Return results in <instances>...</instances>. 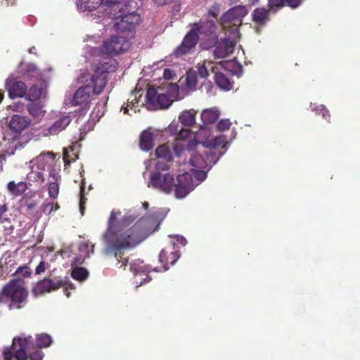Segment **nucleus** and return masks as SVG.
<instances>
[{
    "label": "nucleus",
    "mask_w": 360,
    "mask_h": 360,
    "mask_svg": "<svg viewBox=\"0 0 360 360\" xmlns=\"http://www.w3.org/2000/svg\"><path fill=\"white\" fill-rule=\"evenodd\" d=\"M219 117V112L215 109L204 110L201 114V119L205 124H212Z\"/></svg>",
    "instance_id": "31"
},
{
    "label": "nucleus",
    "mask_w": 360,
    "mask_h": 360,
    "mask_svg": "<svg viewBox=\"0 0 360 360\" xmlns=\"http://www.w3.org/2000/svg\"><path fill=\"white\" fill-rule=\"evenodd\" d=\"M302 0H285L286 4L291 8H297Z\"/></svg>",
    "instance_id": "54"
},
{
    "label": "nucleus",
    "mask_w": 360,
    "mask_h": 360,
    "mask_svg": "<svg viewBox=\"0 0 360 360\" xmlns=\"http://www.w3.org/2000/svg\"><path fill=\"white\" fill-rule=\"evenodd\" d=\"M63 160H64V162H65V164H67V163L69 164L71 162V160L69 159V156H68L67 151L64 152Z\"/></svg>",
    "instance_id": "58"
},
{
    "label": "nucleus",
    "mask_w": 360,
    "mask_h": 360,
    "mask_svg": "<svg viewBox=\"0 0 360 360\" xmlns=\"http://www.w3.org/2000/svg\"><path fill=\"white\" fill-rule=\"evenodd\" d=\"M113 18L119 20L115 24V28L117 32H124L131 31L129 20L125 18L124 11H123L122 7L118 10L117 13L113 14Z\"/></svg>",
    "instance_id": "24"
},
{
    "label": "nucleus",
    "mask_w": 360,
    "mask_h": 360,
    "mask_svg": "<svg viewBox=\"0 0 360 360\" xmlns=\"http://www.w3.org/2000/svg\"><path fill=\"white\" fill-rule=\"evenodd\" d=\"M60 208V206L58 203L53 204V210H58Z\"/></svg>",
    "instance_id": "61"
},
{
    "label": "nucleus",
    "mask_w": 360,
    "mask_h": 360,
    "mask_svg": "<svg viewBox=\"0 0 360 360\" xmlns=\"http://www.w3.org/2000/svg\"><path fill=\"white\" fill-rule=\"evenodd\" d=\"M53 342V340L51 337L47 333H40L37 335L34 346L37 348H46L49 346Z\"/></svg>",
    "instance_id": "33"
},
{
    "label": "nucleus",
    "mask_w": 360,
    "mask_h": 360,
    "mask_svg": "<svg viewBox=\"0 0 360 360\" xmlns=\"http://www.w3.org/2000/svg\"><path fill=\"white\" fill-rule=\"evenodd\" d=\"M252 20L257 26L263 27L270 20V11L263 7L257 8L252 13Z\"/></svg>",
    "instance_id": "22"
},
{
    "label": "nucleus",
    "mask_w": 360,
    "mask_h": 360,
    "mask_svg": "<svg viewBox=\"0 0 360 360\" xmlns=\"http://www.w3.org/2000/svg\"><path fill=\"white\" fill-rule=\"evenodd\" d=\"M205 143L207 147L212 149H216L219 147L224 148L226 145V137L224 135H220L210 141H207Z\"/></svg>",
    "instance_id": "36"
},
{
    "label": "nucleus",
    "mask_w": 360,
    "mask_h": 360,
    "mask_svg": "<svg viewBox=\"0 0 360 360\" xmlns=\"http://www.w3.org/2000/svg\"><path fill=\"white\" fill-rule=\"evenodd\" d=\"M53 211V202H44L41 207V212L46 214H51Z\"/></svg>",
    "instance_id": "51"
},
{
    "label": "nucleus",
    "mask_w": 360,
    "mask_h": 360,
    "mask_svg": "<svg viewBox=\"0 0 360 360\" xmlns=\"http://www.w3.org/2000/svg\"><path fill=\"white\" fill-rule=\"evenodd\" d=\"M27 110L30 115L37 117L41 114V106L37 103H31L27 106Z\"/></svg>",
    "instance_id": "44"
},
{
    "label": "nucleus",
    "mask_w": 360,
    "mask_h": 360,
    "mask_svg": "<svg viewBox=\"0 0 360 360\" xmlns=\"http://www.w3.org/2000/svg\"><path fill=\"white\" fill-rule=\"evenodd\" d=\"M24 77H37L39 75V70L36 65L33 64H28L26 67L25 72H24Z\"/></svg>",
    "instance_id": "43"
},
{
    "label": "nucleus",
    "mask_w": 360,
    "mask_h": 360,
    "mask_svg": "<svg viewBox=\"0 0 360 360\" xmlns=\"http://www.w3.org/2000/svg\"><path fill=\"white\" fill-rule=\"evenodd\" d=\"M102 4V0H77V7L82 11L96 10Z\"/></svg>",
    "instance_id": "29"
},
{
    "label": "nucleus",
    "mask_w": 360,
    "mask_h": 360,
    "mask_svg": "<svg viewBox=\"0 0 360 360\" xmlns=\"http://www.w3.org/2000/svg\"><path fill=\"white\" fill-rule=\"evenodd\" d=\"M117 68V63L115 59H110L107 62L98 63L94 69L95 74L98 77L105 78V81L107 77L104 75L106 73L114 72L116 71Z\"/></svg>",
    "instance_id": "18"
},
{
    "label": "nucleus",
    "mask_w": 360,
    "mask_h": 360,
    "mask_svg": "<svg viewBox=\"0 0 360 360\" xmlns=\"http://www.w3.org/2000/svg\"><path fill=\"white\" fill-rule=\"evenodd\" d=\"M174 175L169 172H152L148 186L166 194H170L174 188Z\"/></svg>",
    "instance_id": "8"
},
{
    "label": "nucleus",
    "mask_w": 360,
    "mask_h": 360,
    "mask_svg": "<svg viewBox=\"0 0 360 360\" xmlns=\"http://www.w3.org/2000/svg\"><path fill=\"white\" fill-rule=\"evenodd\" d=\"M4 96V92L0 90V103L2 101Z\"/></svg>",
    "instance_id": "64"
},
{
    "label": "nucleus",
    "mask_w": 360,
    "mask_h": 360,
    "mask_svg": "<svg viewBox=\"0 0 360 360\" xmlns=\"http://www.w3.org/2000/svg\"><path fill=\"white\" fill-rule=\"evenodd\" d=\"M27 184L30 186H40L45 181V177L42 172L32 169L27 175Z\"/></svg>",
    "instance_id": "27"
},
{
    "label": "nucleus",
    "mask_w": 360,
    "mask_h": 360,
    "mask_svg": "<svg viewBox=\"0 0 360 360\" xmlns=\"http://www.w3.org/2000/svg\"><path fill=\"white\" fill-rule=\"evenodd\" d=\"M105 86V78L96 75L90 76L86 79V84L80 86L74 94L71 104L73 106L89 105L91 94H100Z\"/></svg>",
    "instance_id": "3"
},
{
    "label": "nucleus",
    "mask_w": 360,
    "mask_h": 360,
    "mask_svg": "<svg viewBox=\"0 0 360 360\" xmlns=\"http://www.w3.org/2000/svg\"><path fill=\"white\" fill-rule=\"evenodd\" d=\"M214 75L215 84L220 89L229 91L232 88V84L229 79L225 75L219 72L218 70H215Z\"/></svg>",
    "instance_id": "28"
},
{
    "label": "nucleus",
    "mask_w": 360,
    "mask_h": 360,
    "mask_svg": "<svg viewBox=\"0 0 360 360\" xmlns=\"http://www.w3.org/2000/svg\"><path fill=\"white\" fill-rule=\"evenodd\" d=\"M192 29L195 30V32L197 33V34L207 38V41L203 44L205 49L214 46L218 36L216 32L217 25L214 20L201 19L198 22L193 25Z\"/></svg>",
    "instance_id": "6"
},
{
    "label": "nucleus",
    "mask_w": 360,
    "mask_h": 360,
    "mask_svg": "<svg viewBox=\"0 0 360 360\" xmlns=\"http://www.w3.org/2000/svg\"><path fill=\"white\" fill-rule=\"evenodd\" d=\"M220 13V5L219 4H214L208 10L207 15L216 18Z\"/></svg>",
    "instance_id": "48"
},
{
    "label": "nucleus",
    "mask_w": 360,
    "mask_h": 360,
    "mask_svg": "<svg viewBox=\"0 0 360 360\" xmlns=\"http://www.w3.org/2000/svg\"><path fill=\"white\" fill-rule=\"evenodd\" d=\"M231 124V123L229 120H221L217 123V128L219 131H224L228 130Z\"/></svg>",
    "instance_id": "49"
},
{
    "label": "nucleus",
    "mask_w": 360,
    "mask_h": 360,
    "mask_svg": "<svg viewBox=\"0 0 360 360\" xmlns=\"http://www.w3.org/2000/svg\"><path fill=\"white\" fill-rule=\"evenodd\" d=\"M138 8V4L134 1H129L127 4H124L123 11H124L125 18L129 20L130 24V30H132L135 28L141 21V16L136 13Z\"/></svg>",
    "instance_id": "16"
},
{
    "label": "nucleus",
    "mask_w": 360,
    "mask_h": 360,
    "mask_svg": "<svg viewBox=\"0 0 360 360\" xmlns=\"http://www.w3.org/2000/svg\"><path fill=\"white\" fill-rule=\"evenodd\" d=\"M7 187L11 194L16 196L22 195L28 188L27 182L20 181L15 183L13 181H10Z\"/></svg>",
    "instance_id": "32"
},
{
    "label": "nucleus",
    "mask_w": 360,
    "mask_h": 360,
    "mask_svg": "<svg viewBox=\"0 0 360 360\" xmlns=\"http://www.w3.org/2000/svg\"><path fill=\"white\" fill-rule=\"evenodd\" d=\"M130 270L135 276L136 287L143 283H148L151 278L148 275V270L143 264V261L136 260L130 263Z\"/></svg>",
    "instance_id": "12"
},
{
    "label": "nucleus",
    "mask_w": 360,
    "mask_h": 360,
    "mask_svg": "<svg viewBox=\"0 0 360 360\" xmlns=\"http://www.w3.org/2000/svg\"><path fill=\"white\" fill-rule=\"evenodd\" d=\"M37 205V202L35 200H27L25 203V206L27 211H32Z\"/></svg>",
    "instance_id": "53"
},
{
    "label": "nucleus",
    "mask_w": 360,
    "mask_h": 360,
    "mask_svg": "<svg viewBox=\"0 0 360 360\" xmlns=\"http://www.w3.org/2000/svg\"><path fill=\"white\" fill-rule=\"evenodd\" d=\"M59 192V184L56 179L54 182H50L49 185V195L52 198H56Z\"/></svg>",
    "instance_id": "45"
},
{
    "label": "nucleus",
    "mask_w": 360,
    "mask_h": 360,
    "mask_svg": "<svg viewBox=\"0 0 360 360\" xmlns=\"http://www.w3.org/2000/svg\"><path fill=\"white\" fill-rule=\"evenodd\" d=\"M195 177L198 179V180H200V181H203L206 179L207 177V173L202 170V169H199L198 171H197L196 172V175H195Z\"/></svg>",
    "instance_id": "56"
},
{
    "label": "nucleus",
    "mask_w": 360,
    "mask_h": 360,
    "mask_svg": "<svg viewBox=\"0 0 360 360\" xmlns=\"http://www.w3.org/2000/svg\"><path fill=\"white\" fill-rule=\"evenodd\" d=\"M214 50V56L216 58H224L233 52L236 42L229 39H224L220 41H217Z\"/></svg>",
    "instance_id": "15"
},
{
    "label": "nucleus",
    "mask_w": 360,
    "mask_h": 360,
    "mask_svg": "<svg viewBox=\"0 0 360 360\" xmlns=\"http://www.w3.org/2000/svg\"><path fill=\"white\" fill-rule=\"evenodd\" d=\"M3 170V162L1 157L0 156V172Z\"/></svg>",
    "instance_id": "63"
},
{
    "label": "nucleus",
    "mask_w": 360,
    "mask_h": 360,
    "mask_svg": "<svg viewBox=\"0 0 360 360\" xmlns=\"http://www.w3.org/2000/svg\"><path fill=\"white\" fill-rule=\"evenodd\" d=\"M84 188L83 186H81V191H80V202H79V207L80 211L82 213H83V210L84 209V204L85 203V198L83 196V192H84Z\"/></svg>",
    "instance_id": "55"
},
{
    "label": "nucleus",
    "mask_w": 360,
    "mask_h": 360,
    "mask_svg": "<svg viewBox=\"0 0 360 360\" xmlns=\"http://www.w3.org/2000/svg\"><path fill=\"white\" fill-rule=\"evenodd\" d=\"M6 86L8 91L9 97L12 99L23 97L26 94L27 86L22 81H18L15 79H8Z\"/></svg>",
    "instance_id": "14"
},
{
    "label": "nucleus",
    "mask_w": 360,
    "mask_h": 360,
    "mask_svg": "<svg viewBox=\"0 0 360 360\" xmlns=\"http://www.w3.org/2000/svg\"><path fill=\"white\" fill-rule=\"evenodd\" d=\"M46 263L44 261L41 260L38 266L35 269V274H41L44 273L46 270Z\"/></svg>",
    "instance_id": "52"
},
{
    "label": "nucleus",
    "mask_w": 360,
    "mask_h": 360,
    "mask_svg": "<svg viewBox=\"0 0 360 360\" xmlns=\"http://www.w3.org/2000/svg\"><path fill=\"white\" fill-rule=\"evenodd\" d=\"M124 0H102V4L110 7H112V11H116L120 10L122 7H124V4H122Z\"/></svg>",
    "instance_id": "41"
},
{
    "label": "nucleus",
    "mask_w": 360,
    "mask_h": 360,
    "mask_svg": "<svg viewBox=\"0 0 360 360\" xmlns=\"http://www.w3.org/2000/svg\"><path fill=\"white\" fill-rule=\"evenodd\" d=\"M8 212V206L6 203L0 205V224L8 223V226H4V234L11 235L13 233L14 226L11 224V218L7 216Z\"/></svg>",
    "instance_id": "25"
},
{
    "label": "nucleus",
    "mask_w": 360,
    "mask_h": 360,
    "mask_svg": "<svg viewBox=\"0 0 360 360\" xmlns=\"http://www.w3.org/2000/svg\"><path fill=\"white\" fill-rule=\"evenodd\" d=\"M155 134L150 129L141 132L139 136V147L143 151H149L154 147Z\"/></svg>",
    "instance_id": "20"
},
{
    "label": "nucleus",
    "mask_w": 360,
    "mask_h": 360,
    "mask_svg": "<svg viewBox=\"0 0 360 360\" xmlns=\"http://www.w3.org/2000/svg\"><path fill=\"white\" fill-rule=\"evenodd\" d=\"M120 214V210L111 211L107 229L103 236L105 243L104 253L114 255L117 260L118 268L125 267L129 262L128 258L124 257V250L136 247L150 233L146 219L141 218L131 225L137 216L125 214L118 219L117 217Z\"/></svg>",
    "instance_id": "1"
},
{
    "label": "nucleus",
    "mask_w": 360,
    "mask_h": 360,
    "mask_svg": "<svg viewBox=\"0 0 360 360\" xmlns=\"http://www.w3.org/2000/svg\"><path fill=\"white\" fill-rule=\"evenodd\" d=\"M146 98L147 105L153 108H167L173 102L169 94L158 93L153 87L148 89Z\"/></svg>",
    "instance_id": "10"
},
{
    "label": "nucleus",
    "mask_w": 360,
    "mask_h": 360,
    "mask_svg": "<svg viewBox=\"0 0 360 360\" xmlns=\"http://www.w3.org/2000/svg\"><path fill=\"white\" fill-rule=\"evenodd\" d=\"M179 82L185 90L195 91L198 84L197 72L194 70L188 71L185 76L179 79Z\"/></svg>",
    "instance_id": "21"
},
{
    "label": "nucleus",
    "mask_w": 360,
    "mask_h": 360,
    "mask_svg": "<svg viewBox=\"0 0 360 360\" xmlns=\"http://www.w3.org/2000/svg\"><path fill=\"white\" fill-rule=\"evenodd\" d=\"M4 360H42L44 354L34 346L32 336H16L12 344L4 348Z\"/></svg>",
    "instance_id": "2"
},
{
    "label": "nucleus",
    "mask_w": 360,
    "mask_h": 360,
    "mask_svg": "<svg viewBox=\"0 0 360 360\" xmlns=\"http://www.w3.org/2000/svg\"><path fill=\"white\" fill-rule=\"evenodd\" d=\"M62 288L64 289V293L65 294V295L68 297H70V292L68 290V283L66 282V285H65V287H62Z\"/></svg>",
    "instance_id": "59"
},
{
    "label": "nucleus",
    "mask_w": 360,
    "mask_h": 360,
    "mask_svg": "<svg viewBox=\"0 0 360 360\" xmlns=\"http://www.w3.org/2000/svg\"><path fill=\"white\" fill-rule=\"evenodd\" d=\"M25 95L27 100L35 101L41 97V89L39 86L34 85L30 87Z\"/></svg>",
    "instance_id": "39"
},
{
    "label": "nucleus",
    "mask_w": 360,
    "mask_h": 360,
    "mask_svg": "<svg viewBox=\"0 0 360 360\" xmlns=\"http://www.w3.org/2000/svg\"><path fill=\"white\" fill-rule=\"evenodd\" d=\"M155 4H156L158 6H162L165 5L170 4H172L174 0H153Z\"/></svg>",
    "instance_id": "57"
},
{
    "label": "nucleus",
    "mask_w": 360,
    "mask_h": 360,
    "mask_svg": "<svg viewBox=\"0 0 360 360\" xmlns=\"http://www.w3.org/2000/svg\"><path fill=\"white\" fill-rule=\"evenodd\" d=\"M72 121L71 117L68 115H62L57 119L51 126L47 128L45 131L46 135H57L60 131L66 129Z\"/></svg>",
    "instance_id": "17"
},
{
    "label": "nucleus",
    "mask_w": 360,
    "mask_h": 360,
    "mask_svg": "<svg viewBox=\"0 0 360 360\" xmlns=\"http://www.w3.org/2000/svg\"><path fill=\"white\" fill-rule=\"evenodd\" d=\"M72 277L77 281H84L89 276V271L84 267H75L72 270Z\"/></svg>",
    "instance_id": "38"
},
{
    "label": "nucleus",
    "mask_w": 360,
    "mask_h": 360,
    "mask_svg": "<svg viewBox=\"0 0 360 360\" xmlns=\"http://www.w3.org/2000/svg\"><path fill=\"white\" fill-rule=\"evenodd\" d=\"M172 160H164L158 159L155 163V170L154 172H159L162 173L168 172L171 168Z\"/></svg>",
    "instance_id": "40"
},
{
    "label": "nucleus",
    "mask_w": 360,
    "mask_h": 360,
    "mask_svg": "<svg viewBox=\"0 0 360 360\" xmlns=\"http://www.w3.org/2000/svg\"><path fill=\"white\" fill-rule=\"evenodd\" d=\"M131 105L129 104H128L124 109V114H129V107H130Z\"/></svg>",
    "instance_id": "60"
},
{
    "label": "nucleus",
    "mask_w": 360,
    "mask_h": 360,
    "mask_svg": "<svg viewBox=\"0 0 360 360\" xmlns=\"http://www.w3.org/2000/svg\"><path fill=\"white\" fill-rule=\"evenodd\" d=\"M179 257V251L173 245L162 250L159 255V261L166 271L171 265L174 264Z\"/></svg>",
    "instance_id": "13"
},
{
    "label": "nucleus",
    "mask_w": 360,
    "mask_h": 360,
    "mask_svg": "<svg viewBox=\"0 0 360 360\" xmlns=\"http://www.w3.org/2000/svg\"><path fill=\"white\" fill-rule=\"evenodd\" d=\"M285 0H268V7L269 11L276 12L279 8L284 6Z\"/></svg>",
    "instance_id": "46"
},
{
    "label": "nucleus",
    "mask_w": 360,
    "mask_h": 360,
    "mask_svg": "<svg viewBox=\"0 0 360 360\" xmlns=\"http://www.w3.org/2000/svg\"><path fill=\"white\" fill-rule=\"evenodd\" d=\"M199 35L192 28L184 37L181 44L173 51L176 58H179L188 53L197 44Z\"/></svg>",
    "instance_id": "11"
},
{
    "label": "nucleus",
    "mask_w": 360,
    "mask_h": 360,
    "mask_svg": "<svg viewBox=\"0 0 360 360\" xmlns=\"http://www.w3.org/2000/svg\"><path fill=\"white\" fill-rule=\"evenodd\" d=\"M179 120L183 125L191 127L195 122V114L191 110H184L180 114Z\"/></svg>",
    "instance_id": "35"
},
{
    "label": "nucleus",
    "mask_w": 360,
    "mask_h": 360,
    "mask_svg": "<svg viewBox=\"0 0 360 360\" xmlns=\"http://www.w3.org/2000/svg\"><path fill=\"white\" fill-rule=\"evenodd\" d=\"M198 75L202 78H207L210 75V72L214 73L219 67L211 60H205L202 64L198 65Z\"/></svg>",
    "instance_id": "26"
},
{
    "label": "nucleus",
    "mask_w": 360,
    "mask_h": 360,
    "mask_svg": "<svg viewBox=\"0 0 360 360\" xmlns=\"http://www.w3.org/2000/svg\"><path fill=\"white\" fill-rule=\"evenodd\" d=\"M191 131L188 129H181L177 134L176 139L174 143L173 149L177 156H180L183 150H185L186 139L191 136Z\"/></svg>",
    "instance_id": "23"
},
{
    "label": "nucleus",
    "mask_w": 360,
    "mask_h": 360,
    "mask_svg": "<svg viewBox=\"0 0 360 360\" xmlns=\"http://www.w3.org/2000/svg\"><path fill=\"white\" fill-rule=\"evenodd\" d=\"M316 110L319 112V114L322 115V117L326 119V120L329 121L330 115L329 112V110L323 105H321Z\"/></svg>",
    "instance_id": "50"
},
{
    "label": "nucleus",
    "mask_w": 360,
    "mask_h": 360,
    "mask_svg": "<svg viewBox=\"0 0 360 360\" xmlns=\"http://www.w3.org/2000/svg\"><path fill=\"white\" fill-rule=\"evenodd\" d=\"M30 124V120L28 117L20 115H14L12 116L8 126L11 130L19 134L28 127Z\"/></svg>",
    "instance_id": "19"
},
{
    "label": "nucleus",
    "mask_w": 360,
    "mask_h": 360,
    "mask_svg": "<svg viewBox=\"0 0 360 360\" xmlns=\"http://www.w3.org/2000/svg\"><path fill=\"white\" fill-rule=\"evenodd\" d=\"M155 155L158 159L164 160H172V153L169 147L166 145H161L156 148Z\"/></svg>",
    "instance_id": "37"
},
{
    "label": "nucleus",
    "mask_w": 360,
    "mask_h": 360,
    "mask_svg": "<svg viewBox=\"0 0 360 360\" xmlns=\"http://www.w3.org/2000/svg\"><path fill=\"white\" fill-rule=\"evenodd\" d=\"M49 289L50 292L55 291L58 290L62 287H65L66 285V281H63L62 279H51L49 278Z\"/></svg>",
    "instance_id": "42"
},
{
    "label": "nucleus",
    "mask_w": 360,
    "mask_h": 360,
    "mask_svg": "<svg viewBox=\"0 0 360 360\" xmlns=\"http://www.w3.org/2000/svg\"><path fill=\"white\" fill-rule=\"evenodd\" d=\"M129 46V41L124 37L112 36L103 42L99 51L102 55L112 57L126 51Z\"/></svg>",
    "instance_id": "7"
},
{
    "label": "nucleus",
    "mask_w": 360,
    "mask_h": 360,
    "mask_svg": "<svg viewBox=\"0 0 360 360\" xmlns=\"http://www.w3.org/2000/svg\"><path fill=\"white\" fill-rule=\"evenodd\" d=\"M248 13L245 6H238L230 8L222 15L220 24L224 31L230 32L236 35L238 33V27L242 24L243 18Z\"/></svg>",
    "instance_id": "5"
},
{
    "label": "nucleus",
    "mask_w": 360,
    "mask_h": 360,
    "mask_svg": "<svg viewBox=\"0 0 360 360\" xmlns=\"http://www.w3.org/2000/svg\"><path fill=\"white\" fill-rule=\"evenodd\" d=\"M190 164L198 169H204L208 167L205 158L201 154L195 152H193L191 155Z\"/></svg>",
    "instance_id": "30"
},
{
    "label": "nucleus",
    "mask_w": 360,
    "mask_h": 360,
    "mask_svg": "<svg viewBox=\"0 0 360 360\" xmlns=\"http://www.w3.org/2000/svg\"><path fill=\"white\" fill-rule=\"evenodd\" d=\"M15 274L21 276L24 278L30 276L31 272L27 266H22L18 268L15 271Z\"/></svg>",
    "instance_id": "47"
},
{
    "label": "nucleus",
    "mask_w": 360,
    "mask_h": 360,
    "mask_svg": "<svg viewBox=\"0 0 360 360\" xmlns=\"http://www.w3.org/2000/svg\"><path fill=\"white\" fill-rule=\"evenodd\" d=\"M35 295H41L46 292H51L49 289V278L39 281L32 290Z\"/></svg>",
    "instance_id": "34"
},
{
    "label": "nucleus",
    "mask_w": 360,
    "mask_h": 360,
    "mask_svg": "<svg viewBox=\"0 0 360 360\" xmlns=\"http://www.w3.org/2000/svg\"><path fill=\"white\" fill-rule=\"evenodd\" d=\"M28 291L23 286V283L20 280H11L4 286L0 292V302L8 304L11 309L15 304H21L26 301Z\"/></svg>",
    "instance_id": "4"
},
{
    "label": "nucleus",
    "mask_w": 360,
    "mask_h": 360,
    "mask_svg": "<svg viewBox=\"0 0 360 360\" xmlns=\"http://www.w3.org/2000/svg\"><path fill=\"white\" fill-rule=\"evenodd\" d=\"M195 188L193 179L188 172H184L174 179L173 191L177 199H183Z\"/></svg>",
    "instance_id": "9"
},
{
    "label": "nucleus",
    "mask_w": 360,
    "mask_h": 360,
    "mask_svg": "<svg viewBox=\"0 0 360 360\" xmlns=\"http://www.w3.org/2000/svg\"><path fill=\"white\" fill-rule=\"evenodd\" d=\"M8 5H13L15 4V0H6Z\"/></svg>",
    "instance_id": "62"
}]
</instances>
